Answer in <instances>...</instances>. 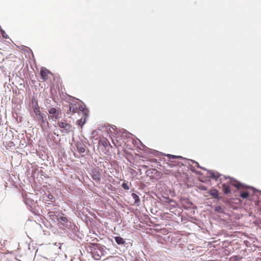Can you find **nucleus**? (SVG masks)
I'll return each instance as SVG.
<instances>
[{"mask_svg": "<svg viewBox=\"0 0 261 261\" xmlns=\"http://www.w3.org/2000/svg\"><path fill=\"white\" fill-rule=\"evenodd\" d=\"M33 108L34 113L35 114L38 120H40L41 121L42 123H44L45 122L44 116L40 112V108L37 103L35 106H33Z\"/></svg>", "mask_w": 261, "mask_h": 261, "instance_id": "2", "label": "nucleus"}, {"mask_svg": "<svg viewBox=\"0 0 261 261\" xmlns=\"http://www.w3.org/2000/svg\"><path fill=\"white\" fill-rule=\"evenodd\" d=\"M91 175L93 180H94L97 183H100L101 179V174L98 170H93L91 171Z\"/></svg>", "mask_w": 261, "mask_h": 261, "instance_id": "7", "label": "nucleus"}, {"mask_svg": "<svg viewBox=\"0 0 261 261\" xmlns=\"http://www.w3.org/2000/svg\"><path fill=\"white\" fill-rule=\"evenodd\" d=\"M240 196L243 198H247L249 197V193L247 191L241 192Z\"/></svg>", "mask_w": 261, "mask_h": 261, "instance_id": "23", "label": "nucleus"}, {"mask_svg": "<svg viewBox=\"0 0 261 261\" xmlns=\"http://www.w3.org/2000/svg\"><path fill=\"white\" fill-rule=\"evenodd\" d=\"M58 125L60 128L63 129V130H62V133H68L72 129L71 125L66 122L59 121Z\"/></svg>", "mask_w": 261, "mask_h": 261, "instance_id": "3", "label": "nucleus"}, {"mask_svg": "<svg viewBox=\"0 0 261 261\" xmlns=\"http://www.w3.org/2000/svg\"><path fill=\"white\" fill-rule=\"evenodd\" d=\"M230 184L238 189L243 187L241 183L234 179L230 180Z\"/></svg>", "mask_w": 261, "mask_h": 261, "instance_id": "15", "label": "nucleus"}, {"mask_svg": "<svg viewBox=\"0 0 261 261\" xmlns=\"http://www.w3.org/2000/svg\"><path fill=\"white\" fill-rule=\"evenodd\" d=\"M132 196L133 198V199H134V204L139 206L140 202V199L139 196L134 193H133L132 194Z\"/></svg>", "mask_w": 261, "mask_h": 261, "instance_id": "16", "label": "nucleus"}, {"mask_svg": "<svg viewBox=\"0 0 261 261\" xmlns=\"http://www.w3.org/2000/svg\"><path fill=\"white\" fill-rule=\"evenodd\" d=\"M112 142L116 147L121 146L124 143V141L121 139V137L118 135V136L113 137H111Z\"/></svg>", "mask_w": 261, "mask_h": 261, "instance_id": "6", "label": "nucleus"}, {"mask_svg": "<svg viewBox=\"0 0 261 261\" xmlns=\"http://www.w3.org/2000/svg\"><path fill=\"white\" fill-rule=\"evenodd\" d=\"M88 117V115L85 114V116H82V118L76 121V124L81 128L85 124Z\"/></svg>", "mask_w": 261, "mask_h": 261, "instance_id": "9", "label": "nucleus"}, {"mask_svg": "<svg viewBox=\"0 0 261 261\" xmlns=\"http://www.w3.org/2000/svg\"><path fill=\"white\" fill-rule=\"evenodd\" d=\"M69 111L72 114L78 112V106L76 103H70L69 105Z\"/></svg>", "mask_w": 261, "mask_h": 261, "instance_id": "13", "label": "nucleus"}, {"mask_svg": "<svg viewBox=\"0 0 261 261\" xmlns=\"http://www.w3.org/2000/svg\"><path fill=\"white\" fill-rule=\"evenodd\" d=\"M99 144L105 147H107L108 146L112 147L109 142V141L106 138H102L100 139L99 141Z\"/></svg>", "mask_w": 261, "mask_h": 261, "instance_id": "12", "label": "nucleus"}, {"mask_svg": "<svg viewBox=\"0 0 261 261\" xmlns=\"http://www.w3.org/2000/svg\"><path fill=\"white\" fill-rule=\"evenodd\" d=\"M76 147L80 153H83L85 152V146L82 142H78L76 144Z\"/></svg>", "mask_w": 261, "mask_h": 261, "instance_id": "11", "label": "nucleus"}, {"mask_svg": "<svg viewBox=\"0 0 261 261\" xmlns=\"http://www.w3.org/2000/svg\"><path fill=\"white\" fill-rule=\"evenodd\" d=\"M222 189L223 193L225 194H228L230 193V189L229 186L227 184H223L222 185Z\"/></svg>", "mask_w": 261, "mask_h": 261, "instance_id": "14", "label": "nucleus"}, {"mask_svg": "<svg viewBox=\"0 0 261 261\" xmlns=\"http://www.w3.org/2000/svg\"><path fill=\"white\" fill-rule=\"evenodd\" d=\"M166 156L168 159L166 164L167 165L168 167L170 168L175 167L179 165V163L178 161H175V159L182 158L180 156L174 155L169 154H167Z\"/></svg>", "mask_w": 261, "mask_h": 261, "instance_id": "1", "label": "nucleus"}, {"mask_svg": "<svg viewBox=\"0 0 261 261\" xmlns=\"http://www.w3.org/2000/svg\"><path fill=\"white\" fill-rule=\"evenodd\" d=\"M134 261H140V260L138 259H135Z\"/></svg>", "mask_w": 261, "mask_h": 261, "instance_id": "26", "label": "nucleus"}, {"mask_svg": "<svg viewBox=\"0 0 261 261\" xmlns=\"http://www.w3.org/2000/svg\"><path fill=\"white\" fill-rule=\"evenodd\" d=\"M48 216L50 217V218L51 219H52L53 220H55V219H57V218L58 217V216H57L55 212H53V211H49L48 212Z\"/></svg>", "mask_w": 261, "mask_h": 261, "instance_id": "21", "label": "nucleus"}, {"mask_svg": "<svg viewBox=\"0 0 261 261\" xmlns=\"http://www.w3.org/2000/svg\"><path fill=\"white\" fill-rule=\"evenodd\" d=\"M107 131L110 134V137H115V135H119V131L115 125H108Z\"/></svg>", "mask_w": 261, "mask_h": 261, "instance_id": "5", "label": "nucleus"}, {"mask_svg": "<svg viewBox=\"0 0 261 261\" xmlns=\"http://www.w3.org/2000/svg\"><path fill=\"white\" fill-rule=\"evenodd\" d=\"M47 197L48 198H49V199H53L54 197V196L51 195V194H49L48 196H47Z\"/></svg>", "mask_w": 261, "mask_h": 261, "instance_id": "25", "label": "nucleus"}, {"mask_svg": "<svg viewBox=\"0 0 261 261\" xmlns=\"http://www.w3.org/2000/svg\"><path fill=\"white\" fill-rule=\"evenodd\" d=\"M62 215L63 216H58L57 221L61 225H65V224H67L69 222V220L66 217L64 216L63 214H62Z\"/></svg>", "mask_w": 261, "mask_h": 261, "instance_id": "10", "label": "nucleus"}, {"mask_svg": "<svg viewBox=\"0 0 261 261\" xmlns=\"http://www.w3.org/2000/svg\"><path fill=\"white\" fill-rule=\"evenodd\" d=\"M210 177L217 180L220 177V174L217 172H211L210 173Z\"/></svg>", "mask_w": 261, "mask_h": 261, "instance_id": "22", "label": "nucleus"}, {"mask_svg": "<svg viewBox=\"0 0 261 261\" xmlns=\"http://www.w3.org/2000/svg\"><path fill=\"white\" fill-rule=\"evenodd\" d=\"M122 187L124 189V190H129V187L127 185V184L125 182H124L122 184Z\"/></svg>", "mask_w": 261, "mask_h": 261, "instance_id": "24", "label": "nucleus"}, {"mask_svg": "<svg viewBox=\"0 0 261 261\" xmlns=\"http://www.w3.org/2000/svg\"><path fill=\"white\" fill-rule=\"evenodd\" d=\"M208 193L212 196L214 198H218V191L216 189H212Z\"/></svg>", "mask_w": 261, "mask_h": 261, "instance_id": "19", "label": "nucleus"}, {"mask_svg": "<svg viewBox=\"0 0 261 261\" xmlns=\"http://www.w3.org/2000/svg\"><path fill=\"white\" fill-rule=\"evenodd\" d=\"M78 110L79 113H82L83 116H85V114L88 115V111L87 109L85 108L84 106H78Z\"/></svg>", "mask_w": 261, "mask_h": 261, "instance_id": "17", "label": "nucleus"}, {"mask_svg": "<svg viewBox=\"0 0 261 261\" xmlns=\"http://www.w3.org/2000/svg\"><path fill=\"white\" fill-rule=\"evenodd\" d=\"M50 73V71L45 68H42L41 69L40 75L44 81L47 80L48 74Z\"/></svg>", "mask_w": 261, "mask_h": 261, "instance_id": "8", "label": "nucleus"}, {"mask_svg": "<svg viewBox=\"0 0 261 261\" xmlns=\"http://www.w3.org/2000/svg\"><path fill=\"white\" fill-rule=\"evenodd\" d=\"M4 144L5 145V147L7 149H13L15 146V144H14V143L11 141L6 142L4 143Z\"/></svg>", "mask_w": 261, "mask_h": 261, "instance_id": "20", "label": "nucleus"}, {"mask_svg": "<svg viewBox=\"0 0 261 261\" xmlns=\"http://www.w3.org/2000/svg\"><path fill=\"white\" fill-rule=\"evenodd\" d=\"M115 240L118 245H124L125 243V240L120 237H115Z\"/></svg>", "mask_w": 261, "mask_h": 261, "instance_id": "18", "label": "nucleus"}, {"mask_svg": "<svg viewBox=\"0 0 261 261\" xmlns=\"http://www.w3.org/2000/svg\"><path fill=\"white\" fill-rule=\"evenodd\" d=\"M48 113L50 114L49 118L56 120L58 119L59 115L60 114V111L55 108H51L48 110Z\"/></svg>", "mask_w": 261, "mask_h": 261, "instance_id": "4", "label": "nucleus"}]
</instances>
